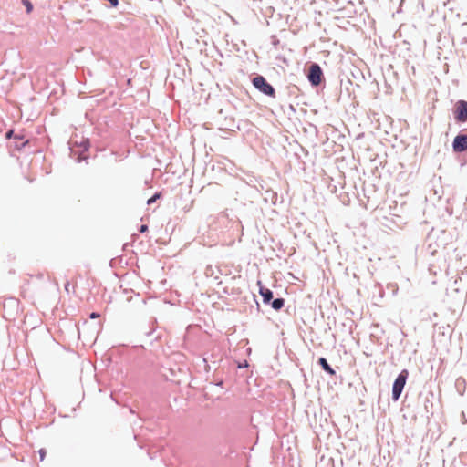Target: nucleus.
Masks as SVG:
<instances>
[{
	"label": "nucleus",
	"mask_w": 467,
	"mask_h": 467,
	"mask_svg": "<svg viewBox=\"0 0 467 467\" xmlns=\"http://www.w3.org/2000/svg\"><path fill=\"white\" fill-rule=\"evenodd\" d=\"M408 375H409L408 370L404 369L399 374V376L395 379L393 388H392V399L394 400H399V398L403 390V388L406 384Z\"/></svg>",
	"instance_id": "nucleus-1"
},
{
	"label": "nucleus",
	"mask_w": 467,
	"mask_h": 467,
	"mask_svg": "<svg viewBox=\"0 0 467 467\" xmlns=\"http://www.w3.org/2000/svg\"><path fill=\"white\" fill-rule=\"evenodd\" d=\"M253 85L260 90L262 93L275 97V88L266 81V79L263 76H257L253 78Z\"/></svg>",
	"instance_id": "nucleus-2"
},
{
	"label": "nucleus",
	"mask_w": 467,
	"mask_h": 467,
	"mask_svg": "<svg viewBox=\"0 0 467 467\" xmlns=\"http://www.w3.org/2000/svg\"><path fill=\"white\" fill-rule=\"evenodd\" d=\"M308 79L313 86H318L322 80V70L317 64H313L309 67Z\"/></svg>",
	"instance_id": "nucleus-3"
},
{
	"label": "nucleus",
	"mask_w": 467,
	"mask_h": 467,
	"mask_svg": "<svg viewBox=\"0 0 467 467\" xmlns=\"http://www.w3.org/2000/svg\"><path fill=\"white\" fill-rule=\"evenodd\" d=\"M455 119L457 121H467V101L459 100L456 103Z\"/></svg>",
	"instance_id": "nucleus-4"
},
{
	"label": "nucleus",
	"mask_w": 467,
	"mask_h": 467,
	"mask_svg": "<svg viewBox=\"0 0 467 467\" xmlns=\"http://www.w3.org/2000/svg\"><path fill=\"white\" fill-rule=\"evenodd\" d=\"M453 150L455 152H462L467 150V134L458 135L454 138L452 143Z\"/></svg>",
	"instance_id": "nucleus-5"
},
{
	"label": "nucleus",
	"mask_w": 467,
	"mask_h": 467,
	"mask_svg": "<svg viewBox=\"0 0 467 467\" xmlns=\"http://www.w3.org/2000/svg\"><path fill=\"white\" fill-rule=\"evenodd\" d=\"M257 285L259 286V293L263 296V300L265 303H269L270 300L273 298V293L270 289L265 288L263 285L262 281H257Z\"/></svg>",
	"instance_id": "nucleus-6"
},
{
	"label": "nucleus",
	"mask_w": 467,
	"mask_h": 467,
	"mask_svg": "<svg viewBox=\"0 0 467 467\" xmlns=\"http://www.w3.org/2000/svg\"><path fill=\"white\" fill-rule=\"evenodd\" d=\"M318 363L322 367V368L329 375L334 376L336 374L335 370L330 367V365L327 363L325 358H320L318 359Z\"/></svg>",
	"instance_id": "nucleus-7"
},
{
	"label": "nucleus",
	"mask_w": 467,
	"mask_h": 467,
	"mask_svg": "<svg viewBox=\"0 0 467 467\" xmlns=\"http://www.w3.org/2000/svg\"><path fill=\"white\" fill-rule=\"evenodd\" d=\"M76 286H77V282L75 281L73 284H71L69 281H67L66 284H65V291L67 293V294H75L76 293Z\"/></svg>",
	"instance_id": "nucleus-8"
},
{
	"label": "nucleus",
	"mask_w": 467,
	"mask_h": 467,
	"mask_svg": "<svg viewBox=\"0 0 467 467\" xmlns=\"http://www.w3.org/2000/svg\"><path fill=\"white\" fill-rule=\"evenodd\" d=\"M284 304H285V300L284 299L277 298V299H275L272 302V307L274 309H275V310H279V309H281L284 306Z\"/></svg>",
	"instance_id": "nucleus-9"
},
{
	"label": "nucleus",
	"mask_w": 467,
	"mask_h": 467,
	"mask_svg": "<svg viewBox=\"0 0 467 467\" xmlns=\"http://www.w3.org/2000/svg\"><path fill=\"white\" fill-rule=\"evenodd\" d=\"M22 3L26 8V12L28 14L31 13L33 10V5L31 4V2L29 0H22Z\"/></svg>",
	"instance_id": "nucleus-10"
},
{
	"label": "nucleus",
	"mask_w": 467,
	"mask_h": 467,
	"mask_svg": "<svg viewBox=\"0 0 467 467\" xmlns=\"http://www.w3.org/2000/svg\"><path fill=\"white\" fill-rule=\"evenodd\" d=\"M160 197H161V192H157L147 201V203L151 204V203L155 202Z\"/></svg>",
	"instance_id": "nucleus-11"
},
{
	"label": "nucleus",
	"mask_w": 467,
	"mask_h": 467,
	"mask_svg": "<svg viewBox=\"0 0 467 467\" xmlns=\"http://www.w3.org/2000/svg\"><path fill=\"white\" fill-rule=\"evenodd\" d=\"M38 452H39V456H40V461H44L45 457H46V450L40 449Z\"/></svg>",
	"instance_id": "nucleus-12"
},
{
	"label": "nucleus",
	"mask_w": 467,
	"mask_h": 467,
	"mask_svg": "<svg viewBox=\"0 0 467 467\" xmlns=\"http://www.w3.org/2000/svg\"><path fill=\"white\" fill-rule=\"evenodd\" d=\"M147 230H148V226L147 225H141L140 228V233H145Z\"/></svg>",
	"instance_id": "nucleus-13"
},
{
	"label": "nucleus",
	"mask_w": 467,
	"mask_h": 467,
	"mask_svg": "<svg viewBox=\"0 0 467 467\" xmlns=\"http://www.w3.org/2000/svg\"><path fill=\"white\" fill-rule=\"evenodd\" d=\"M99 317V314H98V313H91V315H90V318H97Z\"/></svg>",
	"instance_id": "nucleus-14"
},
{
	"label": "nucleus",
	"mask_w": 467,
	"mask_h": 467,
	"mask_svg": "<svg viewBox=\"0 0 467 467\" xmlns=\"http://www.w3.org/2000/svg\"><path fill=\"white\" fill-rule=\"evenodd\" d=\"M13 135V130H9L7 133H6V138L7 139H10Z\"/></svg>",
	"instance_id": "nucleus-15"
}]
</instances>
